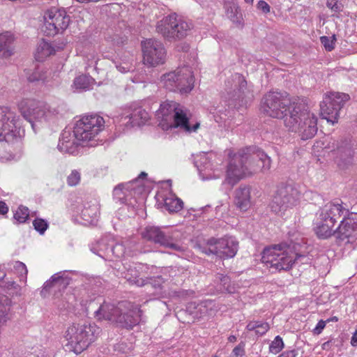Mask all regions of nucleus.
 <instances>
[{
  "mask_svg": "<svg viewBox=\"0 0 357 357\" xmlns=\"http://www.w3.org/2000/svg\"><path fill=\"white\" fill-rule=\"evenodd\" d=\"M225 183L231 187L245 176L259 172H265L271 168V158L262 151L246 148L234 154L229 153Z\"/></svg>",
  "mask_w": 357,
  "mask_h": 357,
  "instance_id": "f257e3e1",
  "label": "nucleus"
},
{
  "mask_svg": "<svg viewBox=\"0 0 357 357\" xmlns=\"http://www.w3.org/2000/svg\"><path fill=\"white\" fill-rule=\"evenodd\" d=\"M300 248L301 245L298 243L266 248L262 252L261 261L272 272L288 271L296 262H307L308 257Z\"/></svg>",
  "mask_w": 357,
  "mask_h": 357,
  "instance_id": "f03ea898",
  "label": "nucleus"
},
{
  "mask_svg": "<svg viewBox=\"0 0 357 357\" xmlns=\"http://www.w3.org/2000/svg\"><path fill=\"white\" fill-rule=\"evenodd\" d=\"M141 310L133 307L132 303L128 301L119 302L116 305L104 302L95 311V317L100 321L106 320L116 323L119 326L132 328L140 321Z\"/></svg>",
  "mask_w": 357,
  "mask_h": 357,
  "instance_id": "7ed1b4c3",
  "label": "nucleus"
},
{
  "mask_svg": "<svg viewBox=\"0 0 357 357\" xmlns=\"http://www.w3.org/2000/svg\"><path fill=\"white\" fill-rule=\"evenodd\" d=\"M156 118L159 126L163 130L172 128H179L185 132H196L199 128V123L191 125L187 116V110L174 101L166 100L160 104L156 111Z\"/></svg>",
  "mask_w": 357,
  "mask_h": 357,
  "instance_id": "20e7f679",
  "label": "nucleus"
},
{
  "mask_svg": "<svg viewBox=\"0 0 357 357\" xmlns=\"http://www.w3.org/2000/svg\"><path fill=\"white\" fill-rule=\"evenodd\" d=\"M284 123L289 131L298 133L303 140L312 138L317 132V116L301 103L295 105Z\"/></svg>",
  "mask_w": 357,
  "mask_h": 357,
  "instance_id": "39448f33",
  "label": "nucleus"
},
{
  "mask_svg": "<svg viewBox=\"0 0 357 357\" xmlns=\"http://www.w3.org/2000/svg\"><path fill=\"white\" fill-rule=\"evenodd\" d=\"M100 332V328L95 324L73 325L66 332V347L69 351L80 354L96 340Z\"/></svg>",
  "mask_w": 357,
  "mask_h": 357,
  "instance_id": "423d86ee",
  "label": "nucleus"
},
{
  "mask_svg": "<svg viewBox=\"0 0 357 357\" xmlns=\"http://www.w3.org/2000/svg\"><path fill=\"white\" fill-rule=\"evenodd\" d=\"M348 213V208L341 201L331 202L326 204L321 209L315 227V232L320 238H328L333 234L335 235L336 230L333 229L337 219L342 215Z\"/></svg>",
  "mask_w": 357,
  "mask_h": 357,
  "instance_id": "0eeeda50",
  "label": "nucleus"
},
{
  "mask_svg": "<svg viewBox=\"0 0 357 357\" xmlns=\"http://www.w3.org/2000/svg\"><path fill=\"white\" fill-rule=\"evenodd\" d=\"M18 109L22 116L32 128L35 123H47L54 120L59 112L47 103L33 99H23L18 103Z\"/></svg>",
  "mask_w": 357,
  "mask_h": 357,
  "instance_id": "6e6552de",
  "label": "nucleus"
},
{
  "mask_svg": "<svg viewBox=\"0 0 357 357\" xmlns=\"http://www.w3.org/2000/svg\"><path fill=\"white\" fill-rule=\"evenodd\" d=\"M104 125L105 121L100 116H84L77 121L74 127L75 138L83 146H95L97 144L96 137L102 130Z\"/></svg>",
  "mask_w": 357,
  "mask_h": 357,
  "instance_id": "1a4fd4ad",
  "label": "nucleus"
},
{
  "mask_svg": "<svg viewBox=\"0 0 357 357\" xmlns=\"http://www.w3.org/2000/svg\"><path fill=\"white\" fill-rule=\"evenodd\" d=\"M21 123L20 116L14 110L0 106V142L20 144Z\"/></svg>",
  "mask_w": 357,
  "mask_h": 357,
  "instance_id": "9d476101",
  "label": "nucleus"
},
{
  "mask_svg": "<svg viewBox=\"0 0 357 357\" xmlns=\"http://www.w3.org/2000/svg\"><path fill=\"white\" fill-rule=\"evenodd\" d=\"M295 106L291 103L290 98L287 93L278 91H270L266 93L261 102V111L266 115L277 119L289 116V112Z\"/></svg>",
  "mask_w": 357,
  "mask_h": 357,
  "instance_id": "9b49d317",
  "label": "nucleus"
},
{
  "mask_svg": "<svg viewBox=\"0 0 357 357\" xmlns=\"http://www.w3.org/2000/svg\"><path fill=\"white\" fill-rule=\"evenodd\" d=\"M194 75L189 66H183L165 73L160 77V83L169 91H178L181 93H188L194 87Z\"/></svg>",
  "mask_w": 357,
  "mask_h": 357,
  "instance_id": "f8f14e48",
  "label": "nucleus"
},
{
  "mask_svg": "<svg viewBox=\"0 0 357 357\" xmlns=\"http://www.w3.org/2000/svg\"><path fill=\"white\" fill-rule=\"evenodd\" d=\"M300 192L292 185H281L275 191L269 206L271 211L279 215H282L289 208L298 204Z\"/></svg>",
  "mask_w": 357,
  "mask_h": 357,
  "instance_id": "ddd939ff",
  "label": "nucleus"
},
{
  "mask_svg": "<svg viewBox=\"0 0 357 357\" xmlns=\"http://www.w3.org/2000/svg\"><path fill=\"white\" fill-rule=\"evenodd\" d=\"M70 17L64 8H51L45 12L42 30L46 36L63 33L69 26Z\"/></svg>",
  "mask_w": 357,
  "mask_h": 357,
  "instance_id": "4468645a",
  "label": "nucleus"
},
{
  "mask_svg": "<svg viewBox=\"0 0 357 357\" xmlns=\"http://www.w3.org/2000/svg\"><path fill=\"white\" fill-rule=\"evenodd\" d=\"M157 31L164 38L171 40L185 37L190 30L188 22L174 13L163 17L158 22Z\"/></svg>",
  "mask_w": 357,
  "mask_h": 357,
  "instance_id": "2eb2a0df",
  "label": "nucleus"
},
{
  "mask_svg": "<svg viewBox=\"0 0 357 357\" xmlns=\"http://www.w3.org/2000/svg\"><path fill=\"white\" fill-rule=\"evenodd\" d=\"M349 96L340 92H330L324 96L320 104L321 115L328 123L334 124L337 122L339 114Z\"/></svg>",
  "mask_w": 357,
  "mask_h": 357,
  "instance_id": "dca6fc26",
  "label": "nucleus"
},
{
  "mask_svg": "<svg viewBox=\"0 0 357 357\" xmlns=\"http://www.w3.org/2000/svg\"><path fill=\"white\" fill-rule=\"evenodd\" d=\"M225 90L231 99L246 104L253 98L252 90L248 86L244 77L238 73L233 75L225 82Z\"/></svg>",
  "mask_w": 357,
  "mask_h": 357,
  "instance_id": "f3484780",
  "label": "nucleus"
},
{
  "mask_svg": "<svg viewBox=\"0 0 357 357\" xmlns=\"http://www.w3.org/2000/svg\"><path fill=\"white\" fill-rule=\"evenodd\" d=\"M144 192V186L137 178L125 184H120L113 191L114 198L122 204L134 206L137 199Z\"/></svg>",
  "mask_w": 357,
  "mask_h": 357,
  "instance_id": "a211bd4d",
  "label": "nucleus"
},
{
  "mask_svg": "<svg viewBox=\"0 0 357 357\" xmlns=\"http://www.w3.org/2000/svg\"><path fill=\"white\" fill-rule=\"evenodd\" d=\"M238 248V243L234 237L211 238L208 241L203 252L206 255H215L220 258H231L236 255Z\"/></svg>",
  "mask_w": 357,
  "mask_h": 357,
  "instance_id": "6ab92c4d",
  "label": "nucleus"
},
{
  "mask_svg": "<svg viewBox=\"0 0 357 357\" xmlns=\"http://www.w3.org/2000/svg\"><path fill=\"white\" fill-rule=\"evenodd\" d=\"M143 62L146 66L155 67L163 64L166 59V51L162 44L154 39L142 41Z\"/></svg>",
  "mask_w": 357,
  "mask_h": 357,
  "instance_id": "aec40b11",
  "label": "nucleus"
},
{
  "mask_svg": "<svg viewBox=\"0 0 357 357\" xmlns=\"http://www.w3.org/2000/svg\"><path fill=\"white\" fill-rule=\"evenodd\" d=\"M343 220L336 229L335 236L337 238L347 242H353L357 238V213L349 212L342 215Z\"/></svg>",
  "mask_w": 357,
  "mask_h": 357,
  "instance_id": "412c9836",
  "label": "nucleus"
},
{
  "mask_svg": "<svg viewBox=\"0 0 357 357\" xmlns=\"http://www.w3.org/2000/svg\"><path fill=\"white\" fill-rule=\"evenodd\" d=\"M93 252L97 251V254L102 258L112 260V257L121 258L125 255H128L125 247L122 243H114V240L108 238H103L97 243V248H92Z\"/></svg>",
  "mask_w": 357,
  "mask_h": 357,
  "instance_id": "4be33fe9",
  "label": "nucleus"
},
{
  "mask_svg": "<svg viewBox=\"0 0 357 357\" xmlns=\"http://www.w3.org/2000/svg\"><path fill=\"white\" fill-rule=\"evenodd\" d=\"M143 238L158 243L165 248L176 251H181V247L173 242L169 235L165 234L160 227L148 226L141 233Z\"/></svg>",
  "mask_w": 357,
  "mask_h": 357,
  "instance_id": "5701e85b",
  "label": "nucleus"
},
{
  "mask_svg": "<svg viewBox=\"0 0 357 357\" xmlns=\"http://www.w3.org/2000/svg\"><path fill=\"white\" fill-rule=\"evenodd\" d=\"M149 119V113L141 106L136 105L130 106L121 114V120L126 121L125 123L131 126L143 125Z\"/></svg>",
  "mask_w": 357,
  "mask_h": 357,
  "instance_id": "b1692460",
  "label": "nucleus"
},
{
  "mask_svg": "<svg viewBox=\"0 0 357 357\" xmlns=\"http://www.w3.org/2000/svg\"><path fill=\"white\" fill-rule=\"evenodd\" d=\"M149 269L150 268L146 264H135L133 267L127 271L124 278L130 284L142 287L147 284L144 278H148Z\"/></svg>",
  "mask_w": 357,
  "mask_h": 357,
  "instance_id": "393cba45",
  "label": "nucleus"
},
{
  "mask_svg": "<svg viewBox=\"0 0 357 357\" xmlns=\"http://www.w3.org/2000/svg\"><path fill=\"white\" fill-rule=\"evenodd\" d=\"M8 267L6 264L0 266V294L4 295L2 291L8 294L9 296L20 294V287L14 281H10L6 278V271Z\"/></svg>",
  "mask_w": 357,
  "mask_h": 357,
  "instance_id": "a878e982",
  "label": "nucleus"
},
{
  "mask_svg": "<svg viewBox=\"0 0 357 357\" xmlns=\"http://www.w3.org/2000/svg\"><path fill=\"white\" fill-rule=\"evenodd\" d=\"M195 165L203 179H212L219 177V175L215 174L213 165L211 162L210 157L207 154L200 155L199 158L196 160Z\"/></svg>",
  "mask_w": 357,
  "mask_h": 357,
  "instance_id": "bb28decb",
  "label": "nucleus"
},
{
  "mask_svg": "<svg viewBox=\"0 0 357 357\" xmlns=\"http://www.w3.org/2000/svg\"><path fill=\"white\" fill-rule=\"evenodd\" d=\"M15 37L10 31L0 33V59H7L14 54Z\"/></svg>",
  "mask_w": 357,
  "mask_h": 357,
  "instance_id": "cd10ccee",
  "label": "nucleus"
},
{
  "mask_svg": "<svg viewBox=\"0 0 357 357\" xmlns=\"http://www.w3.org/2000/svg\"><path fill=\"white\" fill-rule=\"evenodd\" d=\"M78 142L70 132H64L58 144V149L63 153L76 155L78 153Z\"/></svg>",
  "mask_w": 357,
  "mask_h": 357,
  "instance_id": "c85d7f7f",
  "label": "nucleus"
},
{
  "mask_svg": "<svg viewBox=\"0 0 357 357\" xmlns=\"http://www.w3.org/2000/svg\"><path fill=\"white\" fill-rule=\"evenodd\" d=\"M100 214V206L97 200L93 199L85 203L81 210L80 215L86 223L93 224Z\"/></svg>",
  "mask_w": 357,
  "mask_h": 357,
  "instance_id": "c756f323",
  "label": "nucleus"
},
{
  "mask_svg": "<svg viewBox=\"0 0 357 357\" xmlns=\"http://www.w3.org/2000/svg\"><path fill=\"white\" fill-rule=\"evenodd\" d=\"M234 203L240 210L246 211L251 206L250 188L241 185L235 191Z\"/></svg>",
  "mask_w": 357,
  "mask_h": 357,
  "instance_id": "7c9ffc66",
  "label": "nucleus"
},
{
  "mask_svg": "<svg viewBox=\"0 0 357 357\" xmlns=\"http://www.w3.org/2000/svg\"><path fill=\"white\" fill-rule=\"evenodd\" d=\"M335 162L342 169L346 168L352 163L354 152L350 147L340 146L335 151Z\"/></svg>",
  "mask_w": 357,
  "mask_h": 357,
  "instance_id": "2f4dec72",
  "label": "nucleus"
},
{
  "mask_svg": "<svg viewBox=\"0 0 357 357\" xmlns=\"http://www.w3.org/2000/svg\"><path fill=\"white\" fill-rule=\"evenodd\" d=\"M55 52L56 50L51 43L42 40L37 45L35 58L38 61H43L48 56L55 54Z\"/></svg>",
  "mask_w": 357,
  "mask_h": 357,
  "instance_id": "473e14b6",
  "label": "nucleus"
},
{
  "mask_svg": "<svg viewBox=\"0 0 357 357\" xmlns=\"http://www.w3.org/2000/svg\"><path fill=\"white\" fill-rule=\"evenodd\" d=\"M95 82V79L91 76L82 75L75 78L73 87L78 91H87L92 89Z\"/></svg>",
  "mask_w": 357,
  "mask_h": 357,
  "instance_id": "72a5a7b5",
  "label": "nucleus"
},
{
  "mask_svg": "<svg viewBox=\"0 0 357 357\" xmlns=\"http://www.w3.org/2000/svg\"><path fill=\"white\" fill-rule=\"evenodd\" d=\"M165 207L169 213H176L183 208V202L175 195H170L165 199Z\"/></svg>",
  "mask_w": 357,
  "mask_h": 357,
  "instance_id": "f704fd0d",
  "label": "nucleus"
},
{
  "mask_svg": "<svg viewBox=\"0 0 357 357\" xmlns=\"http://www.w3.org/2000/svg\"><path fill=\"white\" fill-rule=\"evenodd\" d=\"M65 273L59 272L53 275L51 279L46 281L44 284L43 289H47L52 286L58 285L59 287H66L68 282L67 278L64 277Z\"/></svg>",
  "mask_w": 357,
  "mask_h": 357,
  "instance_id": "c9c22d12",
  "label": "nucleus"
},
{
  "mask_svg": "<svg viewBox=\"0 0 357 357\" xmlns=\"http://www.w3.org/2000/svg\"><path fill=\"white\" fill-rule=\"evenodd\" d=\"M7 265L8 269H10L16 273L21 280L26 281V275L28 273L26 265L19 261L8 263Z\"/></svg>",
  "mask_w": 357,
  "mask_h": 357,
  "instance_id": "e433bc0d",
  "label": "nucleus"
},
{
  "mask_svg": "<svg viewBox=\"0 0 357 357\" xmlns=\"http://www.w3.org/2000/svg\"><path fill=\"white\" fill-rule=\"evenodd\" d=\"M132 56H125L120 59V61H116L115 65L117 70L122 73H127L132 69L133 67Z\"/></svg>",
  "mask_w": 357,
  "mask_h": 357,
  "instance_id": "4c0bfd02",
  "label": "nucleus"
},
{
  "mask_svg": "<svg viewBox=\"0 0 357 357\" xmlns=\"http://www.w3.org/2000/svg\"><path fill=\"white\" fill-rule=\"evenodd\" d=\"M226 15L234 23L240 24L242 21V15L240 13L238 7L234 5H227Z\"/></svg>",
  "mask_w": 357,
  "mask_h": 357,
  "instance_id": "58836bf2",
  "label": "nucleus"
},
{
  "mask_svg": "<svg viewBox=\"0 0 357 357\" xmlns=\"http://www.w3.org/2000/svg\"><path fill=\"white\" fill-rule=\"evenodd\" d=\"M47 71L43 67H37L32 71H29L26 73L27 79L29 82H36L40 80H45L47 78Z\"/></svg>",
  "mask_w": 357,
  "mask_h": 357,
  "instance_id": "ea45409f",
  "label": "nucleus"
},
{
  "mask_svg": "<svg viewBox=\"0 0 357 357\" xmlns=\"http://www.w3.org/2000/svg\"><path fill=\"white\" fill-rule=\"evenodd\" d=\"M29 216L28 208L20 206L14 213V219L18 223H24Z\"/></svg>",
  "mask_w": 357,
  "mask_h": 357,
  "instance_id": "a19ab883",
  "label": "nucleus"
},
{
  "mask_svg": "<svg viewBox=\"0 0 357 357\" xmlns=\"http://www.w3.org/2000/svg\"><path fill=\"white\" fill-rule=\"evenodd\" d=\"M221 287L220 288V291H226L229 294L234 293L236 291V288L234 287H231L230 285V278L227 275H220V277Z\"/></svg>",
  "mask_w": 357,
  "mask_h": 357,
  "instance_id": "79ce46f5",
  "label": "nucleus"
},
{
  "mask_svg": "<svg viewBox=\"0 0 357 357\" xmlns=\"http://www.w3.org/2000/svg\"><path fill=\"white\" fill-rule=\"evenodd\" d=\"M284 346L282 337L278 335L271 343L269 346V351L272 354H277L284 348Z\"/></svg>",
  "mask_w": 357,
  "mask_h": 357,
  "instance_id": "37998d69",
  "label": "nucleus"
},
{
  "mask_svg": "<svg viewBox=\"0 0 357 357\" xmlns=\"http://www.w3.org/2000/svg\"><path fill=\"white\" fill-rule=\"evenodd\" d=\"M33 225L34 227V229L40 234H44L48 227L47 222L44 219L38 218H36L33 220Z\"/></svg>",
  "mask_w": 357,
  "mask_h": 357,
  "instance_id": "c03bdc74",
  "label": "nucleus"
},
{
  "mask_svg": "<svg viewBox=\"0 0 357 357\" xmlns=\"http://www.w3.org/2000/svg\"><path fill=\"white\" fill-rule=\"evenodd\" d=\"M81 179V174L77 170H73L67 178V183L70 186L77 185Z\"/></svg>",
  "mask_w": 357,
  "mask_h": 357,
  "instance_id": "a18cd8bd",
  "label": "nucleus"
},
{
  "mask_svg": "<svg viewBox=\"0 0 357 357\" xmlns=\"http://www.w3.org/2000/svg\"><path fill=\"white\" fill-rule=\"evenodd\" d=\"M326 6L334 13H339L342 9V5L338 0H327Z\"/></svg>",
  "mask_w": 357,
  "mask_h": 357,
  "instance_id": "49530a36",
  "label": "nucleus"
},
{
  "mask_svg": "<svg viewBox=\"0 0 357 357\" xmlns=\"http://www.w3.org/2000/svg\"><path fill=\"white\" fill-rule=\"evenodd\" d=\"M320 40L326 50L331 51L334 49L335 43L334 40L331 38L327 36H321L320 38Z\"/></svg>",
  "mask_w": 357,
  "mask_h": 357,
  "instance_id": "de8ad7c7",
  "label": "nucleus"
},
{
  "mask_svg": "<svg viewBox=\"0 0 357 357\" xmlns=\"http://www.w3.org/2000/svg\"><path fill=\"white\" fill-rule=\"evenodd\" d=\"M270 329L269 324L267 322L259 321L255 334L258 336H261Z\"/></svg>",
  "mask_w": 357,
  "mask_h": 357,
  "instance_id": "09e8293b",
  "label": "nucleus"
},
{
  "mask_svg": "<svg viewBox=\"0 0 357 357\" xmlns=\"http://www.w3.org/2000/svg\"><path fill=\"white\" fill-rule=\"evenodd\" d=\"M257 9L264 13H268L270 12V6L264 1H259L257 5Z\"/></svg>",
  "mask_w": 357,
  "mask_h": 357,
  "instance_id": "8fccbe9b",
  "label": "nucleus"
},
{
  "mask_svg": "<svg viewBox=\"0 0 357 357\" xmlns=\"http://www.w3.org/2000/svg\"><path fill=\"white\" fill-rule=\"evenodd\" d=\"M327 321H325L324 320H320L317 323L316 327L313 329V333L315 335H319L320 333H321L322 331L324 329L326 326Z\"/></svg>",
  "mask_w": 357,
  "mask_h": 357,
  "instance_id": "3c124183",
  "label": "nucleus"
},
{
  "mask_svg": "<svg viewBox=\"0 0 357 357\" xmlns=\"http://www.w3.org/2000/svg\"><path fill=\"white\" fill-rule=\"evenodd\" d=\"M298 352L296 349L286 351L281 354L278 357H297Z\"/></svg>",
  "mask_w": 357,
  "mask_h": 357,
  "instance_id": "603ef678",
  "label": "nucleus"
},
{
  "mask_svg": "<svg viewBox=\"0 0 357 357\" xmlns=\"http://www.w3.org/2000/svg\"><path fill=\"white\" fill-rule=\"evenodd\" d=\"M258 324L259 321H250L246 326V329L249 331H255V332H256Z\"/></svg>",
  "mask_w": 357,
  "mask_h": 357,
  "instance_id": "864d4df0",
  "label": "nucleus"
},
{
  "mask_svg": "<svg viewBox=\"0 0 357 357\" xmlns=\"http://www.w3.org/2000/svg\"><path fill=\"white\" fill-rule=\"evenodd\" d=\"M233 354L236 357H241L244 354L243 349L240 346H236L233 349Z\"/></svg>",
  "mask_w": 357,
  "mask_h": 357,
  "instance_id": "5fc2aeb1",
  "label": "nucleus"
},
{
  "mask_svg": "<svg viewBox=\"0 0 357 357\" xmlns=\"http://www.w3.org/2000/svg\"><path fill=\"white\" fill-rule=\"evenodd\" d=\"M15 154H9V155L6 156V155H3V154H0V160L1 162H5V161H7V160H13L15 158Z\"/></svg>",
  "mask_w": 357,
  "mask_h": 357,
  "instance_id": "6e6d98bb",
  "label": "nucleus"
},
{
  "mask_svg": "<svg viewBox=\"0 0 357 357\" xmlns=\"http://www.w3.org/2000/svg\"><path fill=\"white\" fill-rule=\"evenodd\" d=\"M350 343L352 347H357V330L353 333Z\"/></svg>",
  "mask_w": 357,
  "mask_h": 357,
  "instance_id": "4d7b16f0",
  "label": "nucleus"
},
{
  "mask_svg": "<svg viewBox=\"0 0 357 357\" xmlns=\"http://www.w3.org/2000/svg\"><path fill=\"white\" fill-rule=\"evenodd\" d=\"M8 211V208L7 206V205L6 204V203L3 202H0V213L1 214H6L7 213Z\"/></svg>",
  "mask_w": 357,
  "mask_h": 357,
  "instance_id": "13d9d810",
  "label": "nucleus"
},
{
  "mask_svg": "<svg viewBox=\"0 0 357 357\" xmlns=\"http://www.w3.org/2000/svg\"><path fill=\"white\" fill-rule=\"evenodd\" d=\"M212 305L211 301H206L200 304V308L202 307H208Z\"/></svg>",
  "mask_w": 357,
  "mask_h": 357,
  "instance_id": "bf43d9fd",
  "label": "nucleus"
},
{
  "mask_svg": "<svg viewBox=\"0 0 357 357\" xmlns=\"http://www.w3.org/2000/svg\"><path fill=\"white\" fill-rule=\"evenodd\" d=\"M157 281H158V284H157L158 287H160V285H161V283L164 282L163 279L162 278L161 276H158L157 278ZM153 285H154L155 287H156V284H153Z\"/></svg>",
  "mask_w": 357,
  "mask_h": 357,
  "instance_id": "052dcab7",
  "label": "nucleus"
},
{
  "mask_svg": "<svg viewBox=\"0 0 357 357\" xmlns=\"http://www.w3.org/2000/svg\"><path fill=\"white\" fill-rule=\"evenodd\" d=\"M236 340V337L234 336V335H230L229 337H228V340L231 342H235Z\"/></svg>",
  "mask_w": 357,
  "mask_h": 357,
  "instance_id": "680f3d73",
  "label": "nucleus"
},
{
  "mask_svg": "<svg viewBox=\"0 0 357 357\" xmlns=\"http://www.w3.org/2000/svg\"><path fill=\"white\" fill-rule=\"evenodd\" d=\"M79 3H87L90 1H93L94 0H76Z\"/></svg>",
  "mask_w": 357,
  "mask_h": 357,
  "instance_id": "e2e57ef3",
  "label": "nucleus"
},
{
  "mask_svg": "<svg viewBox=\"0 0 357 357\" xmlns=\"http://www.w3.org/2000/svg\"><path fill=\"white\" fill-rule=\"evenodd\" d=\"M132 82H137H137H142V79H133Z\"/></svg>",
  "mask_w": 357,
  "mask_h": 357,
  "instance_id": "0e129e2a",
  "label": "nucleus"
},
{
  "mask_svg": "<svg viewBox=\"0 0 357 357\" xmlns=\"http://www.w3.org/2000/svg\"><path fill=\"white\" fill-rule=\"evenodd\" d=\"M328 344H329V342H326L324 343V344H323V346H322L323 349H325V348H326V347H327V345H328Z\"/></svg>",
  "mask_w": 357,
  "mask_h": 357,
  "instance_id": "69168bd1",
  "label": "nucleus"
},
{
  "mask_svg": "<svg viewBox=\"0 0 357 357\" xmlns=\"http://www.w3.org/2000/svg\"><path fill=\"white\" fill-rule=\"evenodd\" d=\"M248 3H252L254 0H244Z\"/></svg>",
  "mask_w": 357,
  "mask_h": 357,
  "instance_id": "338daca9",
  "label": "nucleus"
},
{
  "mask_svg": "<svg viewBox=\"0 0 357 357\" xmlns=\"http://www.w3.org/2000/svg\"><path fill=\"white\" fill-rule=\"evenodd\" d=\"M146 174L144 173V172H142L141 174H140V176H146Z\"/></svg>",
  "mask_w": 357,
  "mask_h": 357,
  "instance_id": "774afa93",
  "label": "nucleus"
}]
</instances>
